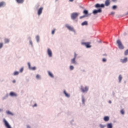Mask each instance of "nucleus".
<instances>
[{
	"label": "nucleus",
	"instance_id": "f257e3e1",
	"mask_svg": "<svg viewBox=\"0 0 128 128\" xmlns=\"http://www.w3.org/2000/svg\"><path fill=\"white\" fill-rule=\"evenodd\" d=\"M95 8H98V10H93V14H98V12H102V8H104V4H96L95 5Z\"/></svg>",
	"mask_w": 128,
	"mask_h": 128
},
{
	"label": "nucleus",
	"instance_id": "f03ea898",
	"mask_svg": "<svg viewBox=\"0 0 128 128\" xmlns=\"http://www.w3.org/2000/svg\"><path fill=\"white\" fill-rule=\"evenodd\" d=\"M116 42L120 50H124V45H122V42H120V40H117Z\"/></svg>",
	"mask_w": 128,
	"mask_h": 128
},
{
	"label": "nucleus",
	"instance_id": "7ed1b4c3",
	"mask_svg": "<svg viewBox=\"0 0 128 128\" xmlns=\"http://www.w3.org/2000/svg\"><path fill=\"white\" fill-rule=\"evenodd\" d=\"M80 90H82V92H88V87L86 86L84 87L83 86H80Z\"/></svg>",
	"mask_w": 128,
	"mask_h": 128
},
{
	"label": "nucleus",
	"instance_id": "20e7f679",
	"mask_svg": "<svg viewBox=\"0 0 128 128\" xmlns=\"http://www.w3.org/2000/svg\"><path fill=\"white\" fill-rule=\"evenodd\" d=\"M66 27L69 30H70L71 32H76V30H74V27L70 26L68 24H66Z\"/></svg>",
	"mask_w": 128,
	"mask_h": 128
},
{
	"label": "nucleus",
	"instance_id": "39448f33",
	"mask_svg": "<svg viewBox=\"0 0 128 128\" xmlns=\"http://www.w3.org/2000/svg\"><path fill=\"white\" fill-rule=\"evenodd\" d=\"M3 122L5 126H6V128H12V127L10 126V124H8V121H6V119H4Z\"/></svg>",
	"mask_w": 128,
	"mask_h": 128
},
{
	"label": "nucleus",
	"instance_id": "423d86ee",
	"mask_svg": "<svg viewBox=\"0 0 128 128\" xmlns=\"http://www.w3.org/2000/svg\"><path fill=\"white\" fill-rule=\"evenodd\" d=\"M82 44L84 46H86V48H92V46L90 44V42H82Z\"/></svg>",
	"mask_w": 128,
	"mask_h": 128
},
{
	"label": "nucleus",
	"instance_id": "0eeeda50",
	"mask_svg": "<svg viewBox=\"0 0 128 128\" xmlns=\"http://www.w3.org/2000/svg\"><path fill=\"white\" fill-rule=\"evenodd\" d=\"M78 13H73L71 15V18L72 20H76V18H78Z\"/></svg>",
	"mask_w": 128,
	"mask_h": 128
},
{
	"label": "nucleus",
	"instance_id": "6e6552de",
	"mask_svg": "<svg viewBox=\"0 0 128 128\" xmlns=\"http://www.w3.org/2000/svg\"><path fill=\"white\" fill-rule=\"evenodd\" d=\"M76 53L74 52V58L71 60L72 64H76Z\"/></svg>",
	"mask_w": 128,
	"mask_h": 128
},
{
	"label": "nucleus",
	"instance_id": "1a4fd4ad",
	"mask_svg": "<svg viewBox=\"0 0 128 128\" xmlns=\"http://www.w3.org/2000/svg\"><path fill=\"white\" fill-rule=\"evenodd\" d=\"M47 52H48V56L50 58H52V50H50V49L48 48Z\"/></svg>",
	"mask_w": 128,
	"mask_h": 128
},
{
	"label": "nucleus",
	"instance_id": "9d476101",
	"mask_svg": "<svg viewBox=\"0 0 128 128\" xmlns=\"http://www.w3.org/2000/svg\"><path fill=\"white\" fill-rule=\"evenodd\" d=\"M28 66L29 68L31 70H36V66L34 67H31L30 66V63L28 62Z\"/></svg>",
	"mask_w": 128,
	"mask_h": 128
},
{
	"label": "nucleus",
	"instance_id": "9b49d317",
	"mask_svg": "<svg viewBox=\"0 0 128 128\" xmlns=\"http://www.w3.org/2000/svg\"><path fill=\"white\" fill-rule=\"evenodd\" d=\"M42 10H44V8H42V7H41L38 9V16H40V14H42Z\"/></svg>",
	"mask_w": 128,
	"mask_h": 128
},
{
	"label": "nucleus",
	"instance_id": "f8f14e48",
	"mask_svg": "<svg viewBox=\"0 0 128 128\" xmlns=\"http://www.w3.org/2000/svg\"><path fill=\"white\" fill-rule=\"evenodd\" d=\"M110 4V0H106L105 1V6H108Z\"/></svg>",
	"mask_w": 128,
	"mask_h": 128
},
{
	"label": "nucleus",
	"instance_id": "ddd939ff",
	"mask_svg": "<svg viewBox=\"0 0 128 128\" xmlns=\"http://www.w3.org/2000/svg\"><path fill=\"white\" fill-rule=\"evenodd\" d=\"M120 62H122V64H125V62H128V58H125L124 59H121Z\"/></svg>",
	"mask_w": 128,
	"mask_h": 128
},
{
	"label": "nucleus",
	"instance_id": "4468645a",
	"mask_svg": "<svg viewBox=\"0 0 128 128\" xmlns=\"http://www.w3.org/2000/svg\"><path fill=\"white\" fill-rule=\"evenodd\" d=\"M10 96H16L18 95L14 93V92H10Z\"/></svg>",
	"mask_w": 128,
	"mask_h": 128
},
{
	"label": "nucleus",
	"instance_id": "2eb2a0df",
	"mask_svg": "<svg viewBox=\"0 0 128 128\" xmlns=\"http://www.w3.org/2000/svg\"><path fill=\"white\" fill-rule=\"evenodd\" d=\"M6 6V2H0V8H2V6Z\"/></svg>",
	"mask_w": 128,
	"mask_h": 128
},
{
	"label": "nucleus",
	"instance_id": "dca6fc26",
	"mask_svg": "<svg viewBox=\"0 0 128 128\" xmlns=\"http://www.w3.org/2000/svg\"><path fill=\"white\" fill-rule=\"evenodd\" d=\"M104 120L105 122H108V120H110V117L106 116L105 117H104Z\"/></svg>",
	"mask_w": 128,
	"mask_h": 128
},
{
	"label": "nucleus",
	"instance_id": "f3484780",
	"mask_svg": "<svg viewBox=\"0 0 128 128\" xmlns=\"http://www.w3.org/2000/svg\"><path fill=\"white\" fill-rule=\"evenodd\" d=\"M64 94H65L66 96V98H70V94L68 93H66V90H64Z\"/></svg>",
	"mask_w": 128,
	"mask_h": 128
},
{
	"label": "nucleus",
	"instance_id": "a211bd4d",
	"mask_svg": "<svg viewBox=\"0 0 128 128\" xmlns=\"http://www.w3.org/2000/svg\"><path fill=\"white\" fill-rule=\"evenodd\" d=\"M16 2H18V4H23L24 0H16Z\"/></svg>",
	"mask_w": 128,
	"mask_h": 128
},
{
	"label": "nucleus",
	"instance_id": "6ab92c4d",
	"mask_svg": "<svg viewBox=\"0 0 128 128\" xmlns=\"http://www.w3.org/2000/svg\"><path fill=\"white\" fill-rule=\"evenodd\" d=\"M48 76H50V78H54V74H52V72L48 71Z\"/></svg>",
	"mask_w": 128,
	"mask_h": 128
},
{
	"label": "nucleus",
	"instance_id": "aec40b11",
	"mask_svg": "<svg viewBox=\"0 0 128 128\" xmlns=\"http://www.w3.org/2000/svg\"><path fill=\"white\" fill-rule=\"evenodd\" d=\"M122 80V75H120L118 76L119 82H121Z\"/></svg>",
	"mask_w": 128,
	"mask_h": 128
},
{
	"label": "nucleus",
	"instance_id": "412c9836",
	"mask_svg": "<svg viewBox=\"0 0 128 128\" xmlns=\"http://www.w3.org/2000/svg\"><path fill=\"white\" fill-rule=\"evenodd\" d=\"M4 40L5 44H8V42H10V39L5 38Z\"/></svg>",
	"mask_w": 128,
	"mask_h": 128
},
{
	"label": "nucleus",
	"instance_id": "4be33fe9",
	"mask_svg": "<svg viewBox=\"0 0 128 128\" xmlns=\"http://www.w3.org/2000/svg\"><path fill=\"white\" fill-rule=\"evenodd\" d=\"M82 26H88V22L85 21L82 24Z\"/></svg>",
	"mask_w": 128,
	"mask_h": 128
},
{
	"label": "nucleus",
	"instance_id": "5701e85b",
	"mask_svg": "<svg viewBox=\"0 0 128 128\" xmlns=\"http://www.w3.org/2000/svg\"><path fill=\"white\" fill-rule=\"evenodd\" d=\"M6 114H10V116H14V114H12L10 111H7Z\"/></svg>",
	"mask_w": 128,
	"mask_h": 128
},
{
	"label": "nucleus",
	"instance_id": "b1692460",
	"mask_svg": "<svg viewBox=\"0 0 128 128\" xmlns=\"http://www.w3.org/2000/svg\"><path fill=\"white\" fill-rule=\"evenodd\" d=\"M108 128H112V124H108Z\"/></svg>",
	"mask_w": 128,
	"mask_h": 128
},
{
	"label": "nucleus",
	"instance_id": "393cba45",
	"mask_svg": "<svg viewBox=\"0 0 128 128\" xmlns=\"http://www.w3.org/2000/svg\"><path fill=\"white\" fill-rule=\"evenodd\" d=\"M86 102V100H84V96L82 97V102L84 104V102Z\"/></svg>",
	"mask_w": 128,
	"mask_h": 128
},
{
	"label": "nucleus",
	"instance_id": "a878e982",
	"mask_svg": "<svg viewBox=\"0 0 128 128\" xmlns=\"http://www.w3.org/2000/svg\"><path fill=\"white\" fill-rule=\"evenodd\" d=\"M36 39L37 42H40V36H36Z\"/></svg>",
	"mask_w": 128,
	"mask_h": 128
},
{
	"label": "nucleus",
	"instance_id": "bb28decb",
	"mask_svg": "<svg viewBox=\"0 0 128 128\" xmlns=\"http://www.w3.org/2000/svg\"><path fill=\"white\" fill-rule=\"evenodd\" d=\"M83 13L84 14H88V11L86 10H84L83 12Z\"/></svg>",
	"mask_w": 128,
	"mask_h": 128
},
{
	"label": "nucleus",
	"instance_id": "cd10ccee",
	"mask_svg": "<svg viewBox=\"0 0 128 128\" xmlns=\"http://www.w3.org/2000/svg\"><path fill=\"white\" fill-rule=\"evenodd\" d=\"M120 114H124V109H122L121 110H120Z\"/></svg>",
	"mask_w": 128,
	"mask_h": 128
},
{
	"label": "nucleus",
	"instance_id": "c85d7f7f",
	"mask_svg": "<svg viewBox=\"0 0 128 128\" xmlns=\"http://www.w3.org/2000/svg\"><path fill=\"white\" fill-rule=\"evenodd\" d=\"M112 10H116V8H118V6H114L112 7Z\"/></svg>",
	"mask_w": 128,
	"mask_h": 128
},
{
	"label": "nucleus",
	"instance_id": "c756f323",
	"mask_svg": "<svg viewBox=\"0 0 128 128\" xmlns=\"http://www.w3.org/2000/svg\"><path fill=\"white\" fill-rule=\"evenodd\" d=\"M128 49L124 52V56H128Z\"/></svg>",
	"mask_w": 128,
	"mask_h": 128
},
{
	"label": "nucleus",
	"instance_id": "7c9ffc66",
	"mask_svg": "<svg viewBox=\"0 0 128 128\" xmlns=\"http://www.w3.org/2000/svg\"><path fill=\"white\" fill-rule=\"evenodd\" d=\"M36 78L38 79V80H40V76L38 74H37L36 76Z\"/></svg>",
	"mask_w": 128,
	"mask_h": 128
},
{
	"label": "nucleus",
	"instance_id": "2f4dec72",
	"mask_svg": "<svg viewBox=\"0 0 128 128\" xmlns=\"http://www.w3.org/2000/svg\"><path fill=\"white\" fill-rule=\"evenodd\" d=\"M18 72H14V76H18Z\"/></svg>",
	"mask_w": 128,
	"mask_h": 128
},
{
	"label": "nucleus",
	"instance_id": "473e14b6",
	"mask_svg": "<svg viewBox=\"0 0 128 128\" xmlns=\"http://www.w3.org/2000/svg\"><path fill=\"white\" fill-rule=\"evenodd\" d=\"M4 46V44L3 43H0V48H2Z\"/></svg>",
	"mask_w": 128,
	"mask_h": 128
},
{
	"label": "nucleus",
	"instance_id": "72a5a7b5",
	"mask_svg": "<svg viewBox=\"0 0 128 128\" xmlns=\"http://www.w3.org/2000/svg\"><path fill=\"white\" fill-rule=\"evenodd\" d=\"M70 70H74V66H70Z\"/></svg>",
	"mask_w": 128,
	"mask_h": 128
},
{
	"label": "nucleus",
	"instance_id": "f704fd0d",
	"mask_svg": "<svg viewBox=\"0 0 128 128\" xmlns=\"http://www.w3.org/2000/svg\"><path fill=\"white\" fill-rule=\"evenodd\" d=\"M54 32H56V29H54V30L52 32V34H54Z\"/></svg>",
	"mask_w": 128,
	"mask_h": 128
},
{
	"label": "nucleus",
	"instance_id": "c9c22d12",
	"mask_svg": "<svg viewBox=\"0 0 128 128\" xmlns=\"http://www.w3.org/2000/svg\"><path fill=\"white\" fill-rule=\"evenodd\" d=\"M102 60L103 62H106V58H103Z\"/></svg>",
	"mask_w": 128,
	"mask_h": 128
},
{
	"label": "nucleus",
	"instance_id": "e433bc0d",
	"mask_svg": "<svg viewBox=\"0 0 128 128\" xmlns=\"http://www.w3.org/2000/svg\"><path fill=\"white\" fill-rule=\"evenodd\" d=\"M24 72V68H21L20 70V72Z\"/></svg>",
	"mask_w": 128,
	"mask_h": 128
},
{
	"label": "nucleus",
	"instance_id": "4c0bfd02",
	"mask_svg": "<svg viewBox=\"0 0 128 128\" xmlns=\"http://www.w3.org/2000/svg\"><path fill=\"white\" fill-rule=\"evenodd\" d=\"M110 14H112V16H114V12H112L110 13Z\"/></svg>",
	"mask_w": 128,
	"mask_h": 128
},
{
	"label": "nucleus",
	"instance_id": "58836bf2",
	"mask_svg": "<svg viewBox=\"0 0 128 128\" xmlns=\"http://www.w3.org/2000/svg\"><path fill=\"white\" fill-rule=\"evenodd\" d=\"M84 16H80V18H84Z\"/></svg>",
	"mask_w": 128,
	"mask_h": 128
},
{
	"label": "nucleus",
	"instance_id": "ea45409f",
	"mask_svg": "<svg viewBox=\"0 0 128 128\" xmlns=\"http://www.w3.org/2000/svg\"><path fill=\"white\" fill-rule=\"evenodd\" d=\"M100 128H104V126H102V125H100Z\"/></svg>",
	"mask_w": 128,
	"mask_h": 128
},
{
	"label": "nucleus",
	"instance_id": "a19ab883",
	"mask_svg": "<svg viewBox=\"0 0 128 128\" xmlns=\"http://www.w3.org/2000/svg\"><path fill=\"white\" fill-rule=\"evenodd\" d=\"M124 36H126V32H124Z\"/></svg>",
	"mask_w": 128,
	"mask_h": 128
},
{
	"label": "nucleus",
	"instance_id": "79ce46f5",
	"mask_svg": "<svg viewBox=\"0 0 128 128\" xmlns=\"http://www.w3.org/2000/svg\"><path fill=\"white\" fill-rule=\"evenodd\" d=\"M12 82H13V84L16 83V80H14L12 81Z\"/></svg>",
	"mask_w": 128,
	"mask_h": 128
},
{
	"label": "nucleus",
	"instance_id": "37998d69",
	"mask_svg": "<svg viewBox=\"0 0 128 128\" xmlns=\"http://www.w3.org/2000/svg\"><path fill=\"white\" fill-rule=\"evenodd\" d=\"M36 104H34V106H33V107L34 108V106H36Z\"/></svg>",
	"mask_w": 128,
	"mask_h": 128
},
{
	"label": "nucleus",
	"instance_id": "c03bdc74",
	"mask_svg": "<svg viewBox=\"0 0 128 128\" xmlns=\"http://www.w3.org/2000/svg\"><path fill=\"white\" fill-rule=\"evenodd\" d=\"M30 44L32 45V41H30Z\"/></svg>",
	"mask_w": 128,
	"mask_h": 128
},
{
	"label": "nucleus",
	"instance_id": "a18cd8bd",
	"mask_svg": "<svg viewBox=\"0 0 128 128\" xmlns=\"http://www.w3.org/2000/svg\"><path fill=\"white\" fill-rule=\"evenodd\" d=\"M109 104H112V101L110 100L109 101Z\"/></svg>",
	"mask_w": 128,
	"mask_h": 128
},
{
	"label": "nucleus",
	"instance_id": "49530a36",
	"mask_svg": "<svg viewBox=\"0 0 128 128\" xmlns=\"http://www.w3.org/2000/svg\"><path fill=\"white\" fill-rule=\"evenodd\" d=\"M70 2H74V0H70Z\"/></svg>",
	"mask_w": 128,
	"mask_h": 128
}]
</instances>
